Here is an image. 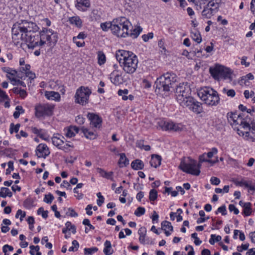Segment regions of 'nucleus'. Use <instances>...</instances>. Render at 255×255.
<instances>
[{
    "mask_svg": "<svg viewBox=\"0 0 255 255\" xmlns=\"http://www.w3.org/2000/svg\"><path fill=\"white\" fill-rule=\"evenodd\" d=\"M244 94L246 99H249L250 97H252L254 95L255 93L253 91L250 92L249 90H245Z\"/></svg>",
    "mask_w": 255,
    "mask_h": 255,
    "instance_id": "nucleus-64",
    "label": "nucleus"
},
{
    "mask_svg": "<svg viewBox=\"0 0 255 255\" xmlns=\"http://www.w3.org/2000/svg\"><path fill=\"white\" fill-rule=\"evenodd\" d=\"M248 116L246 118H243V115H238L236 113H231L228 117V120L232 126L239 125L241 128L246 129L249 128V124L252 123V120L249 116V121H248Z\"/></svg>",
    "mask_w": 255,
    "mask_h": 255,
    "instance_id": "nucleus-8",
    "label": "nucleus"
},
{
    "mask_svg": "<svg viewBox=\"0 0 255 255\" xmlns=\"http://www.w3.org/2000/svg\"><path fill=\"white\" fill-rule=\"evenodd\" d=\"M145 209L142 207H138L134 212V215L137 217H140L144 214Z\"/></svg>",
    "mask_w": 255,
    "mask_h": 255,
    "instance_id": "nucleus-49",
    "label": "nucleus"
},
{
    "mask_svg": "<svg viewBox=\"0 0 255 255\" xmlns=\"http://www.w3.org/2000/svg\"><path fill=\"white\" fill-rule=\"evenodd\" d=\"M65 136L67 137H72L75 136V132L72 130V127L70 126L64 129Z\"/></svg>",
    "mask_w": 255,
    "mask_h": 255,
    "instance_id": "nucleus-44",
    "label": "nucleus"
},
{
    "mask_svg": "<svg viewBox=\"0 0 255 255\" xmlns=\"http://www.w3.org/2000/svg\"><path fill=\"white\" fill-rule=\"evenodd\" d=\"M201 167L200 163L190 157L188 158V162L182 161L179 165L180 169L183 172L195 176L200 174Z\"/></svg>",
    "mask_w": 255,
    "mask_h": 255,
    "instance_id": "nucleus-6",
    "label": "nucleus"
},
{
    "mask_svg": "<svg viewBox=\"0 0 255 255\" xmlns=\"http://www.w3.org/2000/svg\"><path fill=\"white\" fill-rule=\"evenodd\" d=\"M161 228L163 230H167V229H168L171 231H173V227L171 223L167 221H164L162 222Z\"/></svg>",
    "mask_w": 255,
    "mask_h": 255,
    "instance_id": "nucleus-37",
    "label": "nucleus"
},
{
    "mask_svg": "<svg viewBox=\"0 0 255 255\" xmlns=\"http://www.w3.org/2000/svg\"><path fill=\"white\" fill-rule=\"evenodd\" d=\"M50 153L49 148L45 144L40 143L36 147V154L39 158H45Z\"/></svg>",
    "mask_w": 255,
    "mask_h": 255,
    "instance_id": "nucleus-17",
    "label": "nucleus"
},
{
    "mask_svg": "<svg viewBox=\"0 0 255 255\" xmlns=\"http://www.w3.org/2000/svg\"><path fill=\"white\" fill-rule=\"evenodd\" d=\"M229 210L230 212H234V214L237 215L239 213V210L233 204H230L229 206Z\"/></svg>",
    "mask_w": 255,
    "mask_h": 255,
    "instance_id": "nucleus-60",
    "label": "nucleus"
},
{
    "mask_svg": "<svg viewBox=\"0 0 255 255\" xmlns=\"http://www.w3.org/2000/svg\"><path fill=\"white\" fill-rule=\"evenodd\" d=\"M7 78L11 81L13 85H21L23 87H26V84L23 81L17 80L15 78H11L10 76H7Z\"/></svg>",
    "mask_w": 255,
    "mask_h": 255,
    "instance_id": "nucleus-35",
    "label": "nucleus"
},
{
    "mask_svg": "<svg viewBox=\"0 0 255 255\" xmlns=\"http://www.w3.org/2000/svg\"><path fill=\"white\" fill-rule=\"evenodd\" d=\"M54 199L53 195L51 193H49L48 194L45 195L43 201L47 204H51Z\"/></svg>",
    "mask_w": 255,
    "mask_h": 255,
    "instance_id": "nucleus-46",
    "label": "nucleus"
},
{
    "mask_svg": "<svg viewBox=\"0 0 255 255\" xmlns=\"http://www.w3.org/2000/svg\"><path fill=\"white\" fill-rule=\"evenodd\" d=\"M23 206L27 209H30L33 207V202L30 199H27L23 202Z\"/></svg>",
    "mask_w": 255,
    "mask_h": 255,
    "instance_id": "nucleus-51",
    "label": "nucleus"
},
{
    "mask_svg": "<svg viewBox=\"0 0 255 255\" xmlns=\"http://www.w3.org/2000/svg\"><path fill=\"white\" fill-rule=\"evenodd\" d=\"M146 230L144 227H140L138 231V234L139 236V241L142 244L148 243V240L146 239Z\"/></svg>",
    "mask_w": 255,
    "mask_h": 255,
    "instance_id": "nucleus-21",
    "label": "nucleus"
},
{
    "mask_svg": "<svg viewBox=\"0 0 255 255\" xmlns=\"http://www.w3.org/2000/svg\"><path fill=\"white\" fill-rule=\"evenodd\" d=\"M205 154H206V153H205L199 156V162H198V163H200L201 164L203 162H209V163H211L212 164H214L216 163V161H213L212 160L205 159Z\"/></svg>",
    "mask_w": 255,
    "mask_h": 255,
    "instance_id": "nucleus-41",
    "label": "nucleus"
},
{
    "mask_svg": "<svg viewBox=\"0 0 255 255\" xmlns=\"http://www.w3.org/2000/svg\"><path fill=\"white\" fill-rule=\"evenodd\" d=\"M66 227L67 228L68 231H72L73 234H75L76 232V228L75 225H72L71 223L67 221L65 224Z\"/></svg>",
    "mask_w": 255,
    "mask_h": 255,
    "instance_id": "nucleus-50",
    "label": "nucleus"
},
{
    "mask_svg": "<svg viewBox=\"0 0 255 255\" xmlns=\"http://www.w3.org/2000/svg\"><path fill=\"white\" fill-rule=\"evenodd\" d=\"M131 168L136 170L142 169L144 167L143 162L140 159H135L131 163Z\"/></svg>",
    "mask_w": 255,
    "mask_h": 255,
    "instance_id": "nucleus-26",
    "label": "nucleus"
},
{
    "mask_svg": "<svg viewBox=\"0 0 255 255\" xmlns=\"http://www.w3.org/2000/svg\"><path fill=\"white\" fill-rule=\"evenodd\" d=\"M72 246L69 248V251H70V252L77 251L79 247V244L78 242L76 240H73L72 241Z\"/></svg>",
    "mask_w": 255,
    "mask_h": 255,
    "instance_id": "nucleus-48",
    "label": "nucleus"
},
{
    "mask_svg": "<svg viewBox=\"0 0 255 255\" xmlns=\"http://www.w3.org/2000/svg\"><path fill=\"white\" fill-rule=\"evenodd\" d=\"M53 107L47 104L39 105L35 108V115L37 118L50 116L52 114Z\"/></svg>",
    "mask_w": 255,
    "mask_h": 255,
    "instance_id": "nucleus-14",
    "label": "nucleus"
},
{
    "mask_svg": "<svg viewBox=\"0 0 255 255\" xmlns=\"http://www.w3.org/2000/svg\"><path fill=\"white\" fill-rule=\"evenodd\" d=\"M210 182L213 185H218L220 183V180L217 177H212L210 179Z\"/></svg>",
    "mask_w": 255,
    "mask_h": 255,
    "instance_id": "nucleus-61",
    "label": "nucleus"
},
{
    "mask_svg": "<svg viewBox=\"0 0 255 255\" xmlns=\"http://www.w3.org/2000/svg\"><path fill=\"white\" fill-rule=\"evenodd\" d=\"M210 73L215 79H230L231 72L229 68L223 66L216 65L215 67H210Z\"/></svg>",
    "mask_w": 255,
    "mask_h": 255,
    "instance_id": "nucleus-10",
    "label": "nucleus"
},
{
    "mask_svg": "<svg viewBox=\"0 0 255 255\" xmlns=\"http://www.w3.org/2000/svg\"><path fill=\"white\" fill-rule=\"evenodd\" d=\"M98 251L97 247H93L91 248H85L84 254L85 255H92L93 253H96Z\"/></svg>",
    "mask_w": 255,
    "mask_h": 255,
    "instance_id": "nucleus-42",
    "label": "nucleus"
},
{
    "mask_svg": "<svg viewBox=\"0 0 255 255\" xmlns=\"http://www.w3.org/2000/svg\"><path fill=\"white\" fill-rule=\"evenodd\" d=\"M69 147H73V145L64 144L62 146V145L60 147H59V149L63 150L65 152H68L70 150Z\"/></svg>",
    "mask_w": 255,
    "mask_h": 255,
    "instance_id": "nucleus-59",
    "label": "nucleus"
},
{
    "mask_svg": "<svg viewBox=\"0 0 255 255\" xmlns=\"http://www.w3.org/2000/svg\"><path fill=\"white\" fill-rule=\"evenodd\" d=\"M101 27L102 30L105 31H108L109 29L112 31L113 29V21L111 22L102 23L101 24Z\"/></svg>",
    "mask_w": 255,
    "mask_h": 255,
    "instance_id": "nucleus-34",
    "label": "nucleus"
},
{
    "mask_svg": "<svg viewBox=\"0 0 255 255\" xmlns=\"http://www.w3.org/2000/svg\"><path fill=\"white\" fill-rule=\"evenodd\" d=\"M120 158L119 161V164L120 167L127 166L129 164V160L127 158L126 154L124 153L120 154Z\"/></svg>",
    "mask_w": 255,
    "mask_h": 255,
    "instance_id": "nucleus-29",
    "label": "nucleus"
},
{
    "mask_svg": "<svg viewBox=\"0 0 255 255\" xmlns=\"http://www.w3.org/2000/svg\"><path fill=\"white\" fill-rule=\"evenodd\" d=\"M51 139L53 144L58 149L64 143V141L60 140V137L57 134H54Z\"/></svg>",
    "mask_w": 255,
    "mask_h": 255,
    "instance_id": "nucleus-30",
    "label": "nucleus"
},
{
    "mask_svg": "<svg viewBox=\"0 0 255 255\" xmlns=\"http://www.w3.org/2000/svg\"><path fill=\"white\" fill-rule=\"evenodd\" d=\"M246 129H248L249 131H242L238 128H237L238 133L240 135L243 136L245 139L249 141L255 142V126H253L251 128L250 124L249 128H248Z\"/></svg>",
    "mask_w": 255,
    "mask_h": 255,
    "instance_id": "nucleus-16",
    "label": "nucleus"
},
{
    "mask_svg": "<svg viewBox=\"0 0 255 255\" xmlns=\"http://www.w3.org/2000/svg\"><path fill=\"white\" fill-rule=\"evenodd\" d=\"M8 99V96L5 92L0 89V101Z\"/></svg>",
    "mask_w": 255,
    "mask_h": 255,
    "instance_id": "nucleus-62",
    "label": "nucleus"
},
{
    "mask_svg": "<svg viewBox=\"0 0 255 255\" xmlns=\"http://www.w3.org/2000/svg\"><path fill=\"white\" fill-rule=\"evenodd\" d=\"M158 125L163 130L180 131L182 129L181 125L174 124L171 121L162 120L158 122Z\"/></svg>",
    "mask_w": 255,
    "mask_h": 255,
    "instance_id": "nucleus-15",
    "label": "nucleus"
},
{
    "mask_svg": "<svg viewBox=\"0 0 255 255\" xmlns=\"http://www.w3.org/2000/svg\"><path fill=\"white\" fill-rule=\"evenodd\" d=\"M234 183L237 186H245L246 188H249L251 190L255 191V183H253L252 181H245L242 180L241 181L237 179L234 180Z\"/></svg>",
    "mask_w": 255,
    "mask_h": 255,
    "instance_id": "nucleus-19",
    "label": "nucleus"
},
{
    "mask_svg": "<svg viewBox=\"0 0 255 255\" xmlns=\"http://www.w3.org/2000/svg\"><path fill=\"white\" fill-rule=\"evenodd\" d=\"M40 34L42 38L41 43L43 44V45L46 43V41L50 47H53L55 45L58 39V33L56 32L51 29L43 28L40 31Z\"/></svg>",
    "mask_w": 255,
    "mask_h": 255,
    "instance_id": "nucleus-7",
    "label": "nucleus"
},
{
    "mask_svg": "<svg viewBox=\"0 0 255 255\" xmlns=\"http://www.w3.org/2000/svg\"><path fill=\"white\" fill-rule=\"evenodd\" d=\"M177 81V76L173 72H167L158 78L155 85L159 91L169 92L174 89V85Z\"/></svg>",
    "mask_w": 255,
    "mask_h": 255,
    "instance_id": "nucleus-4",
    "label": "nucleus"
},
{
    "mask_svg": "<svg viewBox=\"0 0 255 255\" xmlns=\"http://www.w3.org/2000/svg\"><path fill=\"white\" fill-rule=\"evenodd\" d=\"M251 207H252V204L250 202L246 206L243 207L244 209H243V214L245 216H250L251 214V213H252V208H251Z\"/></svg>",
    "mask_w": 255,
    "mask_h": 255,
    "instance_id": "nucleus-36",
    "label": "nucleus"
},
{
    "mask_svg": "<svg viewBox=\"0 0 255 255\" xmlns=\"http://www.w3.org/2000/svg\"><path fill=\"white\" fill-rule=\"evenodd\" d=\"M20 125L19 124H17L16 125H14L13 123H11L10 125V129L9 131L10 133L11 134L13 132H17L19 130V128H20Z\"/></svg>",
    "mask_w": 255,
    "mask_h": 255,
    "instance_id": "nucleus-43",
    "label": "nucleus"
},
{
    "mask_svg": "<svg viewBox=\"0 0 255 255\" xmlns=\"http://www.w3.org/2000/svg\"><path fill=\"white\" fill-rule=\"evenodd\" d=\"M97 196L99 198L97 201V204L99 206H101L104 202V197L101 195L100 192L98 193Z\"/></svg>",
    "mask_w": 255,
    "mask_h": 255,
    "instance_id": "nucleus-53",
    "label": "nucleus"
},
{
    "mask_svg": "<svg viewBox=\"0 0 255 255\" xmlns=\"http://www.w3.org/2000/svg\"><path fill=\"white\" fill-rule=\"evenodd\" d=\"M128 89L121 90L120 89L118 91V94L120 96L122 97V98L123 100L126 101L128 100H129L130 101H132L134 99V96L132 95H129L127 96L128 94Z\"/></svg>",
    "mask_w": 255,
    "mask_h": 255,
    "instance_id": "nucleus-25",
    "label": "nucleus"
},
{
    "mask_svg": "<svg viewBox=\"0 0 255 255\" xmlns=\"http://www.w3.org/2000/svg\"><path fill=\"white\" fill-rule=\"evenodd\" d=\"M218 213H221L222 215H226L227 214V210L226 207L225 205H223L217 209V211L216 212V214H218Z\"/></svg>",
    "mask_w": 255,
    "mask_h": 255,
    "instance_id": "nucleus-52",
    "label": "nucleus"
},
{
    "mask_svg": "<svg viewBox=\"0 0 255 255\" xmlns=\"http://www.w3.org/2000/svg\"><path fill=\"white\" fill-rule=\"evenodd\" d=\"M249 247V244H242L241 246H238L237 250L239 252H242L244 250H247Z\"/></svg>",
    "mask_w": 255,
    "mask_h": 255,
    "instance_id": "nucleus-58",
    "label": "nucleus"
},
{
    "mask_svg": "<svg viewBox=\"0 0 255 255\" xmlns=\"http://www.w3.org/2000/svg\"><path fill=\"white\" fill-rule=\"evenodd\" d=\"M153 37V33L152 32L148 33L147 34H144L142 36V39L145 42H147L150 39H152Z\"/></svg>",
    "mask_w": 255,
    "mask_h": 255,
    "instance_id": "nucleus-57",
    "label": "nucleus"
},
{
    "mask_svg": "<svg viewBox=\"0 0 255 255\" xmlns=\"http://www.w3.org/2000/svg\"><path fill=\"white\" fill-rule=\"evenodd\" d=\"M98 56L99 64L100 65L104 64L106 62V56L105 54L102 52H99Z\"/></svg>",
    "mask_w": 255,
    "mask_h": 255,
    "instance_id": "nucleus-47",
    "label": "nucleus"
},
{
    "mask_svg": "<svg viewBox=\"0 0 255 255\" xmlns=\"http://www.w3.org/2000/svg\"><path fill=\"white\" fill-rule=\"evenodd\" d=\"M81 130L87 138L93 139L96 137V134L94 132L89 131L87 128H85L84 127H82L81 128Z\"/></svg>",
    "mask_w": 255,
    "mask_h": 255,
    "instance_id": "nucleus-27",
    "label": "nucleus"
},
{
    "mask_svg": "<svg viewBox=\"0 0 255 255\" xmlns=\"http://www.w3.org/2000/svg\"><path fill=\"white\" fill-rule=\"evenodd\" d=\"M198 95L201 99L208 105L216 106L220 101L217 92L209 87L201 90L198 92Z\"/></svg>",
    "mask_w": 255,
    "mask_h": 255,
    "instance_id": "nucleus-5",
    "label": "nucleus"
},
{
    "mask_svg": "<svg viewBox=\"0 0 255 255\" xmlns=\"http://www.w3.org/2000/svg\"><path fill=\"white\" fill-rule=\"evenodd\" d=\"M157 198V192L154 189H151L149 192V199L151 201H154Z\"/></svg>",
    "mask_w": 255,
    "mask_h": 255,
    "instance_id": "nucleus-45",
    "label": "nucleus"
},
{
    "mask_svg": "<svg viewBox=\"0 0 255 255\" xmlns=\"http://www.w3.org/2000/svg\"><path fill=\"white\" fill-rule=\"evenodd\" d=\"M15 111L13 113V117L15 119L19 118L20 114H23L24 112V110L23 109L22 106H17L15 108Z\"/></svg>",
    "mask_w": 255,
    "mask_h": 255,
    "instance_id": "nucleus-38",
    "label": "nucleus"
},
{
    "mask_svg": "<svg viewBox=\"0 0 255 255\" xmlns=\"http://www.w3.org/2000/svg\"><path fill=\"white\" fill-rule=\"evenodd\" d=\"M131 24L125 17H120L113 20L112 33L119 37H137L142 29L140 26L129 29Z\"/></svg>",
    "mask_w": 255,
    "mask_h": 255,
    "instance_id": "nucleus-1",
    "label": "nucleus"
},
{
    "mask_svg": "<svg viewBox=\"0 0 255 255\" xmlns=\"http://www.w3.org/2000/svg\"><path fill=\"white\" fill-rule=\"evenodd\" d=\"M87 117L90 121V124L95 128H100L102 122V119L94 113H88Z\"/></svg>",
    "mask_w": 255,
    "mask_h": 255,
    "instance_id": "nucleus-18",
    "label": "nucleus"
},
{
    "mask_svg": "<svg viewBox=\"0 0 255 255\" xmlns=\"http://www.w3.org/2000/svg\"><path fill=\"white\" fill-rule=\"evenodd\" d=\"M39 29V27L35 23L25 20H21V22L13 25L12 39L14 40H18L25 38L28 35L38 32Z\"/></svg>",
    "mask_w": 255,
    "mask_h": 255,
    "instance_id": "nucleus-3",
    "label": "nucleus"
},
{
    "mask_svg": "<svg viewBox=\"0 0 255 255\" xmlns=\"http://www.w3.org/2000/svg\"><path fill=\"white\" fill-rule=\"evenodd\" d=\"M2 69L4 72L11 76H16V77L19 78H22V77L20 76L19 74H17V72L15 70H13L8 67H3Z\"/></svg>",
    "mask_w": 255,
    "mask_h": 255,
    "instance_id": "nucleus-33",
    "label": "nucleus"
},
{
    "mask_svg": "<svg viewBox=\"0 0 255 255\" xmlns=\"http://www.w3.org/2000/svg\"><path fill=\"white\" fill-rule=\"evenodd\" d=\"M176 99L180 105L191 97V89L187 83H180L176 88Z\"/></svg>",
    "mask_w": 255,
    "mask_h": 255,
    "instance_id": "nucleus-9",
    "label": "nucleus"
},
{
    "mask_svg": "<svg viewBox=\"0 0 255 255\" xmlns=\"http://www.w3.org/2000/svg\"><path fill=\"white\" fill-rule=\"evenodd\" d=\"M180 105L184 108H188L190 111L197 114L201 113L203 111L202 104L192 97L186 100V101Z\"/></svg>",
    "mask_w": 255,
    "mask_h": 255,
    "instance_id": "nucleus-13",
    "label": "nucleus"
},
{
    "mask_svg": "<svg viewBox=\"0 0 255 255\" xmlns=\"http://www.w3.org/2000/svg\"><path fill=\"white\" fill-rule=\"evenodd\" d=\"M91 94V91L88 87L81 86L77 90L75 96V102L82 105H86Z\"/></svg>",
    "mask_w": 255,
    "mask_h": 255,
    "instance_id": "nucleus-11",
    "label": "nucleus"
},
{
    "mask_svg": "<svg viewBox=\"0 0 255 255\" xmlns=\"http://www.w3.org/2000/svg\"><path fill=\"white\" fill-rule=\"evenodd\" d=\"M161 157L157 154H153L151 156L150 164L151 166L157 168L161 164Z\"/></svg>",
    "mask_w": 255,
    "mask_h": 255,
    "instance_id": "nucleus-23",
    "label": "nucleus"
},
{
    "mask_svg": "<svg viewBox=\"0 0 255 255\" xmlns=\"http://www.w3.org/2000/svg\"><path fill=\"white\" fill-rule=\"evenodd\" d=\"M221 236L216 235H211V238L209 240V243L211 245H214L215 242H219L221 240Z\"/></svg>",
    "mask_w": 255,
    "mask_h": 255,
    "instance_id": "nucleus-39",
    "label": "nucleus"
},
{
    "mask_svg": "<svg viewBox=\"0 0 255 255\" xmlns=\"http://www.w3.org/2000/svg\"><path fill=\"white\" fill-rule=\"evenodd\" d=\"M116 57L125 73L131 75L136 71L138 60L132 52L119 50L116 52Z\"/></svg>",
    "mask_w": 255,
    "mask_h": 255,
    "instance_id": "nucleus-2",
    "label": "nucleus"
},
{
    "mask_svg": "<svg viewBox=\"0 0 255 255\" xmlns=\"http://www.w3.org/2000/svg\"><path fill=\"white\" fill-rule=\"evenodd\" d=\"M191 36L192 39L198 43H200L202 41V38L200 34L198 32H196L195 33H191Z\"/></svg>",
    "mask_w": 255,
    "mask_h": 255,
    "instance_id": "nucleus-40",
    "label": "nucleus"
},
{
    "mask_svg": "<svg viewBox=\"0 0 255 255\" xmlns=\"http://www.w3.org/2000/svg\"><path fill=\"white\" fill-rule=\"evenodd\" d=\"M218 153V149L216 147H213L211 149V151L207 153L208 158H212L214 155Z\"/></svg>",
    "mask_w": 255,
    "mask_h": 255,
    "instance_id": "nucleus-55",
    "label": "nucleus"
},
{
    "mask_svg": "<svg viewBox=\"0 0 255 255\" xmlns=\"http://www.w3.org/2000/svg\"><path fill=\"white\" fill-rule=\"evenodd\" d=\"M77 38H73V41L75 43L76 46L78 47H83L85 46V43L84 41L82 42L77 40Z\"/></svg>",
    "mask_w": 255,
    "mask_h": 255,
    "instance_id": "nucleus-63",
    "label": "nucleus"
},
{
    "mask_svg": "<svg viewBox=\"0 0 255 255\" xmlns=\"http://www.w3.org/2000/svg\"><path fill=\"white\" fill-rule=\"evenodd\" d=\"M69 21L70 24H74L78 27L82 26V21L80 17L78 16H72L69 18Z\"/></svg>",
    "mask_w": 255,
    "mask_h": 255,
    "instance_id": "nucleus-28",
    "label": "nucleus"
},
{
    "mask_svg": "<svg viewBox=\"0 0 255 255\" xmlns=\"http://www.w3.org/2000/svg\"><path fill=\"white\" fill-rule=\"evenodd\" d=\"M45 96L48 100L59 101L60 95L58 92L54 91H46L45 93Z\"/></svg>",
    "mask_w": 255,
    "mask_h": 255,
    "instance_id": "nucleus-24",
    "label": "nucleus"
},
{
    "mask_svg": "<svg viewBox=\"0 0 255 255\" xmlns=\"http://www.w3.org/2000/svg\"><path fill=\"white\" fill-rule=\"evenodd\" d=\"M90 6L89 0H76V7L79 10L85 11Z\"/></svg>",
    "mask_w": 255,
    "mask_h": 255,
    "instance_id": "nucleus-20",
    "label": "nucleus"
},
{
    "mask_svg": "<svg viewBox=\"0 0 255 255\" xmlns=\"http://www.w3.org/2000/svg\"><path fill=\"white\" fill-rule=\"evenodd\" d=\"M191 238L195 239L194 244L196 246H199L202 243V241L199 240V239L197 237V234L196 233H193L191 235Z\"/></svg>",
    "mask_w": 255,
    "mask_h": 255,
    "instance_id": "nucleus-54",
    "label": "nucleus"
},
{
    "mask_svg": "<svg viewBox=\"0 0 255 255\" xmlns=\"http://www.w3.org/2000/svg\"><path fill=\"white\" fill-rule=\"evenodd\" d=\"M20 40L25 42L27 44L29 49H34L36 47L41 48L43 44H41L42 38H41L40 31L28 35L25 38H22Z\"/></svg>",
    "mask_w": 255,
    "mask_h": 255,
    "instance_id": "nucleus-12",
    "label": "nucleus"
},
{
    "mask_svg": "<svg viewBox=\"0 0 255 255\" xmlns=\"http://www.w3.org/2000/svg\"><path fill=\"white\" fill-rule=\"evenodd\" d=\"M104 246L105 248L103 252L106 255H111L113 254L114 251L112 249V245L110 241L108 240L106 241L104 243Z\"/></svg>",
    "mask_w": 255,
    "mask_h": 255,
    "instance_id": "nucleus-31",
    "label": "nucleus"
},
{
    "mask_svg": "<svg viewBox=\"0 0 255 255\" xmlns=\"http://www.w3.org/2000/svg\"><path fill=\"white\" fill-rule=\"evenodd\" d=\"M111 82L116 85L122 83V79L120 74L117 72L113 71L110 75Z\"/></svg>",
    "mask_w": 255,
    "mask_h": 255,
    "instance_id": "nucleus-22",
    "label": "nucleus"
},
{
    "mask_svg": "<svg viewBox=\"0 0 255 255\" xmlns=\"http://www.w3.org/2000/svg\"><path fill=\"white\" fill-rule=\"evenodd\" d=\"M12 196V192L9 190L8 188L1 187L0 191V197L5 198L6 196L11 197Z\"/></svg>",
    "mask_w": 255,
    "mask_h": 255,
    "instance_id": "nucleus-32",
    "label": "nucleus"
},
{
    "mask_svg": "<svg viewBox=\"0 0 255 255\" xmlns=\"http://www.w3.org/2000/svg\"><path fill=\"white\" fill-rule=\"evenodd\" d=\"M19 216H20V221H22L23 220V218H24L26 216L25 212L22 211L20 209L18 210L16 212L15 217L17 218H18Z\"/></svg>",
    "mask_w": 255,
    "mask_h": 255,
    "instance_id": "nucleus-56",
    "label": "nucleus"
}]
</instances>
